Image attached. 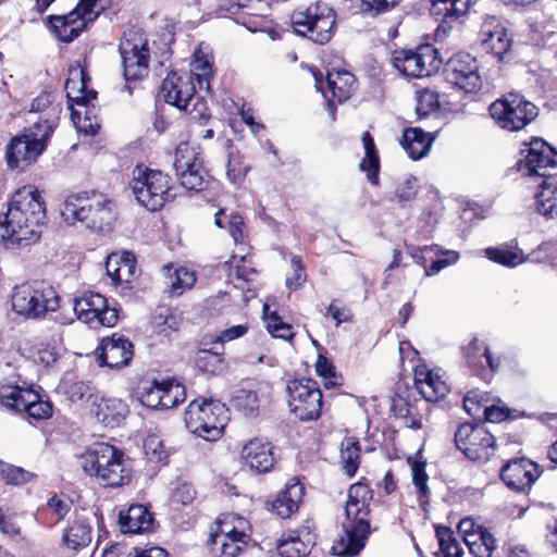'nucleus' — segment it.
<instances>
[{"label":"nucleus","mask_w":557,"mask_h":557,"mask_svg":"<svg viewBox=\"0 0 557 557\" xmlns=\"http://www.w3.org/2000/svg\"><path fill=\"white\" fill-rule=\"evenodd\" d=\"M373 491L363 482H358L348 488L345 506L346 520L343 523L345 537H342L334 550L338 556H356L364 547L370 534V503Z\"/></svg>","instance_id":"3"},{"label":"nucleus","mask_w":557,"mask_h":557,"mask_svg":"<svg viewBox=\"0 0 557 557\" xmlns=\"http://www.w3.org/2000/svg\"><path fill=\"white\" fill-rule=\"evenodd\" d=\"M53 101L54 95L51 92H41L33 100L32 112H45L50 109L52 117H40L22 135L10 140L7 146V163L10 169L24 171L47 149L49 139L58 125L57 114L60 112L58 107H51Z\"/></svg>","instance_id":"2"},{"label":"nucleus","mask_w":557,"mask_h":557,"mask_svg":"<svg viewBox=\"0 0 557 557\" xmlns=\"http://www.w3.org/2000/svg\"><path fill=\"white\" fill-rule=\"evenodd\" d=\"M47 26L51 34L61 42H72L85 29L86 22L84 17L74 8L67 14L48 15Z\"/></svg>","instance_id":"21"},{"label":"nucleus","mask_w":557,"mask_h":557,"mask_svg":"<svg viewBox=\"0 0 557 557\" xmlns=\"http://www.w3.org/2000/svg\"><path fill=\"white\" fill-rule=\"evenodd\" d=\"M359 169L367 173V178L372 185L379 184L380 157L379 154H364L359 163Z\"/></svg>","instance_id":"62"},{"label":"nucleus","mask_w":557,"mask_h":557,"mask_svg":"<svg viewBox=\"0 0 557 557\" xmlns=\"http://www.w3.org/2000/svg\"><path fill=\"white\" fill-rule=\"evenodd\" d=\"M131 188L138 203L154 212L161 210L168 201L174 199L171 194V178L160 170H152L143 164L133 171Z\"/></svg>","instance_id":"10"},{"label":"nucleus","mask_w":557,"mask_h":557,"mask_svg":"<svg viewBox=\"0 0 557 557\" xmlns=\"http://www.w3.org/2000/svg\"><path fill=\"white\" fill-rule=\"evenodd\" d=\"M481 47L485 52L492 53L498 60H504L510 51L511 38L508 30L495 16H487L480 30Z\"/></svg>","instance_id":"19"},{"label":"nucleus","mask_w":557,"mask_h":557,"mask_svg":"<svg viewBox=\"0 0 557 557\" xmlns=\"http://www.w3.org/2000/svg\"><path fill=\"white\" fill-rule=\"evenodd\" d=\"M484 348H488L483 343H480L476 337H473L468 346L462 348L463 358L467 362L471 373L485 382L491 381L490 372L483 362Z\"/></svg>","instance_id":"32"},{"label":"nucleus","mask_w":557,"mask_h":557,"mask_svg":"<svg viewBox=\"0 0 557 557\" xmlns=\"http://www.w3.org/2000/svg\"><path fill=\"white\" fill-rule=\"evenodd\" d=\"M224 346L213 345L211 348H200L196 355V367L205 373L218 374L224 368Z\"/></svg>","instance_id":"35"},{"label":"nucleus","mask_w":557,"mask_h":557,"mask_svg":"<svg viewBox=\"0 0 557 557\" xmlns=\"http://www.w3.org/2000/svg\"><path fill=\"white\" fill-rule=\"evenodd\" d=\"M119 51L122 58L123 75L126 83L136 82L148 75L149 48L141 37L124 38Z\"/></svg>","instance_id":"16"},{"label":"nucleus","mask_w":557,"mask_h":557,"mask_svg":"<svg viewBox=\"0 0 557 557\" xmlns=\"http://www.w3.org/2000/svg\"><path fill=\"white\" fill-rule=\"evenodd\" d=\"M203 162L201 153L191 147L188 143H180L175 149L173 166L175 173L188 171V169L199 168Z\"/></svg>","instance_id":"38"},{"label":"nucleus","mask_w":557,"mask_h":557,"mask_svg":"<svg viewBox=\"0 0 557 557\" xmlns=\"http://www.w3.org/2000/svg\"><path fill=\"white\" fill-rule=\"evenodd\" d=\"M231 403L246 417L256 416L259 411L258 394L252 389L239 388L235 391Z\"/></svg>","instance_id":"43"},{"label":"nucleus","mask_w":557,"mask_h":557,"mask_svg":"<svg viewBox=\"0 0 557 557\" xmlns=\"http://www.w3.org/2000/svg\"><path fill=\"white\" fill-rule=\"evenodd\" d=\"M438 94L429 89L417 92L416 113L418 120L428 117L430 114L438 112Z\"/></svg>","instance_id":"51"},{"label":"nucleus","mask_w":557,"mask_h":557,"mask_svg":"<svg viewBox=\"0 0 557 557\" xmlns=\"http://www.w3.org/2000/svg\"><path fill=\"white\" fill-rule=\"evenodd\" d=\"M242 459L257 474L270 472L276 462L272 444L259 437L243 446Z\"/></svg>","instance_id":"20"},{"label":"nucleus","mask_w":557,"mask_h":557,"mask_svg":"<svg viewBox=\"0 0 557 557\" xmlns=\"http://www.w3.org/2000/svg\"><path fill=\"white\" fill-rule=\"evenodd\" d=\"M226 175L228 181L234 185H240L251 166L244 161V157L238 152H230L226 164Z\"/></svg>","instance_id":"50"},{"label":"nucleus","mask_w":557,"mask_h":557,"mask_svg":"<svg viewBox=\"0 0 557 557\" xmlns=\"http://www.w3.org/2000/svg\"><path fill=\"white\" fill-rule=\"evenodd\" d=\"M325 82L326 89L331 92V96H327L326 98L327 107L334 110L335 100L338 103H343L350 98L356 83V77L346 70H332L327 72Z\"/></svg>","instance_id":"26"},{"label":"nucleus","mask_w":557,"mask_h":557,"mask_svg":"<svg viewBox=\"0 0 557 557\" xmlns=\"http://www.w3.org/2000/svg\"><path fill=\"white\" fill-rule=\"evenodd\" d=\"M14 312L30 320H40L48 312L60 307V297L54 287L47 281H32L17 285L11 295Z\"/></svg>","instance_id":"8"},{"label":"nucleus","mask_w":557,"mask_h":557,"mask_svg":"<svg viewBox=\"0 0 557 557\" xmlns=\"http://www.w3.org/2000/svg\"><path fill=\"white\" fill-rule=\"evenodd\" d=\"M456 447L472 461L490 460L495 451V437L482 423L466 422L455 432Z\"/></svg>","instance_id":"13"},{"label":"nucleus","mask_w":557,"mask_h":557,"mask_svg":"<svg viewBox=\"0 0 557 557\" xmlns=\"http://www.w3.org/2000/svg\"><path fill=\"white\" fill-rule=\"evenodd\" d=\"M418 59V47L416 49L395 50L392 63L404 76L411 78L422 77L423 66Z\"/></svg>","instance_id":"33"},{"label":"nucleus","mask_w":557,"mask_h":557,"mask_svg":"<svg viewBox=\"0 0 557 557\" xmlns=\"http://www.w3.org/2000/svg\"><path fill=\"white\" fill-rule=\"evenodd\" d=\"M224 404L214 399H194L184 412L186 429L206 440L216 441L224 431L227 420Z\"/></svg>","instance_id":"9"},{"label":"nucleus","mask_w":557,"mask_h":557,"mask_svg":"<svg viewBox=\"0 0 557 557\" xmlns=\"http://www.w3.org/2000/svg\"><path fill=\"white\" fill-rule=\"evenodd\" d=\"M161 409L176 407L186 398L185 387L174 380L161 381Z\"/></svg>","instance_id":"45"},{"label":"nucleus","mask_w":557,"mask_h":557,"mask_svg":"<svg viewBox=\"0 0 557 557\" xmlns=\"http://www.w3.org/2000/svg\"><path fill=\"white\" fill-rule=\"evenodd\" d=\"M69 74L70 77L65 82L64 89L71 106L86 104L97 98V91L88 88L90 76L86 69L77 64L70 67Z\"/></svg>","instance_id":"23"},{"label":"nucleus","mask_w":557,"mask_h":557,"mask_svg":"<svg viewBox=\"0 0 557 557\" xmlns=\"http://www.w3.org/2000/svg\"><path fill=\"white\" fill-rule=\"evenodd\" d=\"M161 382L153 380L138 389V399L147 408L161 409Z\"/></svg>","instance_id":"55"},{"label":"nucleus","mask_w":557,"mask_h":557,"mask_svg":"<svg viewBox=\"0 0 557 557\" xmlns=\"http://www.w3.org/2000/svg\"><path fill=\"white\" fill-rule=\"evenodd\" d=\"M154 517L144 505H131L128 509L121 510L119 524L124 534H141L153 529Z\"/></svg>","instance_id":"25"},{"label":"nucleus","mask_w":557,"mask_h":557,"mask_svg":"<svg viewBox=\"0 0 557 557\" xmlns=\"http://www.w3.org/2000/svg\"><path fill=\"white\" fill-rule=\"evenodd\" d=\"M195 283V273L186 268H180L175 271V277L171 283L170 295L181 296L186 289L191 288Z\"/></svg>","instance_id":"58"},{"label":"nucleus","mask_w":557,"mask_h":557,"mask_svg":"<svg viewBox=\"0 0 557 557\" xmlns=\"http://www.w3.org/2000/svg\"><path fill=\"white\" fill-rule=\"evenodd\" d=\"M269 306L264 305L263 307V314L264 319L267 320V329L269 333L273 337L282 338L285 341L292 339L294 337V332L292 330V326L285 322L282 321L281 317L277 314V312L273 311L271 313H268Z\"/></svg>","instance_id":"52"},{"label":"nucleus","mask_w":557,"mask_h":557,"mask_svg":"<svg viewBox=\"0 0 557 557\" xmlns=\"http://www.w3.org/2000/svg\"><path fill=\"white\" fill-rule=\"evenodd\" d=\"M436 537L441 552L445 557H461L462 548L459 546L453 530L445 525L435 527Z\"/></svg>","instance_id":"48"},{"label":"nucleus","mask_w":557,"mask_h":557,"mask_svg":"<svg viewBox=\"0 0 557 557\" xmlns=\"http://www.w3.org/2000/svg\"><path fill=\"white\" fill-rule=\"evenodd\" d=\"M542 183L535 194V210L546 219L557 218V173L541 174Z\"/></svg>","instance_id":"27"},{"label":"nucleus","mask_w":557,"mask_h":557,"mask_svg":"<svg viewBox=\"0 0 557 557\" xmlns=\"http://www.w3.org/2000/svg\"><path fill=\"white\" fill-rule=\"evenodd\" d=\"M490 115L496 125L507 132H518L539 116V108L524 96L509 92L491 103Z\"/></svg>","instance_id":"11"},{"label":"nucleus","mask_w":557,"mask_h":557,"mask_svg":"<svg viewBox=\"0 0 557 557\" xmlns=\"http://www.w3.org/2000/svg\"><path fill=\"white\" fill-rule=\"evenodd\" d=\"M287 498L289 508H294L296 505H300L305 495V486L297 478H292L287 481L284 488L282 490V497Z\"/></svg>","instance_id":"59"},{"label":"nucleus","mask_w":557,"mask_h":557,"mask_svg":"<svg viewBox=\"0 0 557 557\" xmlns=\"http://www.w3.org/2000/svg\"><path fill=\"white\" fill-rule=\"evenodd\" d=\"M336 21L335 9L322 0L298 5L290 14L294 33L317 45H325L333 38Z\"/></svg>","instance_id":"7"},{"label":"nucleus","mask_w":557,"mask_h":557,"mask_svg":"<svg viewBox=\"0 0 557 557\" xmlns=\"http://www.w3.org/2000/svg\"><path fill=\"white\" fill-rule=\"evenodd\" d=\"M417 177L409 175L403 183H399L394 190L393 201H397L400 207L413 201L418 194Z\"/></svg>","instance_id":"54"},{"label":"nucleus","mask_w":557,"mask_h":557,"mask_svg":"<svg viewBox=\"0 0 557 557\" xmlns=\"http://www.w3.org/2000/svg\"><path fill=\"white\" fill-rule=\"evenodd\" d=\"M152 322L157 326L173 331L178 327V318L170 307H159L152 315Z\"/></svg>","instance_id":"60"},{"label":"nucleus","mask_w":557,"mask_h":557,"mask_svg":"<svg viewBox=\"0 0 557 557\" xmlns=\"http://www.w3.org/2000/svg\"><path fill=\"white\" fill-rule=\"evenodd\" d=\"M99 367L120 369L129 364L134 356V345L123 334L113 333L100 341L95 350Z\"/></svg>","instance_id":"17"},{"label":"nucleus","mask_w":557,"mask_h":557,"mask_svg":"<svg viewBox=\"0 0 557 557\" xmlns=\"http://www.w3.org/2000/svg\"><path fill=\"white\" fill-rule=\"evenodd\" d=\"M550 151V145H548L542 138H533L529 144H527V148L521 152L525 156L523 159H519L515 168L519 172H524L525 175H539L542 173L539 172L542 168H547L549 161H547L546 152Z\"/></svg>","instance_id":"24"},{"label":"nucleus","mask_w":557,"mask_h":557,"mask_svg":"<svg viewBox=\"0 0 557 557\" xmlns=\"http://www.w3.org/2000/svg\"><path fill=\"white\" fill-rule=\"evenodd\" d=\"M250 535L240 531L231 536L210 535L208 546L214 557H238L247 547Z\"/></svg>","instance_id":"28"},{"label":"nucleus","mask_w":557,"mask_h":557,"mask_svg":"<svg viewBox=\"0 0 557 557\" xmlns=\"http://www.w3.org/2000/svg\"><path fill=\"white\" fill-rule=\"evenodd\" d=\"M128 407L117 398H101L95 414L106 426H117L127 416Z\"/></svg>","instance_id":"31"},{"label":"nucleus","mask_w":557,"mask_h":557,"mask_svg":"<svg viewBox=\"0 0 557 557\" xmlns=\"http://www.w3.org/2000/svg\"><path fill=\"white\" fill-rule=\"evenodd\" d=\"M288 407L301 422L318 420L322 414V391L317 381L301 377L287 382Z\"/></svg>","instance_id":"12"},{"label":"nucleus","mask_w":557,"mask_h":557,"mask_svg":"<svg viewBox=\"0 0 557 557\" xmlns=\"http://www.w3.org/2000/svg\"><path fill=\"white\" fill-rule=\"evenodd\" d=\"M485 255L491 261L509 268L517 267L524 261L521 249H512L507 245L488 247L485 249Z\"/></svg>","instance_id":"40"},{"label":"nucleus","mask_w":557,"mask_h":557,"mask_svg":"<svg viewBox=\"0 0 557 557\" xmlns=\"http://www.w3.org/2000/svg\"><path fill=\"white\" fill-rule=\"evenodd\" d=\"M25 405L22 412L34 420H47L52 417L53 405L50 400H42L33 389L26 391Z\"/></svg>","instance_id":"37"},{"label":"nucleus","mask_w":557,"mask_h":557,"mask_svg":"<svg viewBox=\"0 0 557 557\" xmlns=\"http://www.w3.org/2000/svg\"><path fill=\"white\" fill-rule=\"evenodd\" d=\"M269 510L277 515V517L282 519L289 518L293 513L298 511L299 505L294 506V508H289V503H287V498L282 497V490L278 492L276 498L273 502H267Z\"/></svg>","instance_id":"63"},{"label":"nucleus","mask_w":557,"mask_h":557,"mask_svg":"<svg viewBox=\"0 0 557 557\" xmlns=\"http://www.w3.org/2000/svg\"><path fill=\"white\" fill-rule=\"evenodd\" d=\"M419 375H421V373L416 372V385L419 393L428 401H437L444 398L449 392L447 384L432 371H428L424 379H420Z\"/></svg>","instance_id":"34"},{"label":"nucleus","mask_w":557,"mask_h":557,"mask_svg":"<svg viewBox=\"0 0 557 557\" xmlns=\"http://www.w3.org/2000/svg\"><path fill=\"white\" fill-rule=\"evenodd\" d=\"M191 66V72L184 75L170 72L160 87L159 96L181 111H186L190 101L196 97V84L200 90L210 91L212 58L203 51L197 50L194 53Z\"/></svg>","instance_id":"4"},{"label":"nucleus","mask_w":557,"mask_h":557,"mask_svg":"<svg viewBox=\"0 0 557 557\" xmlns=\"http://www.w3.org/2000/svg\"><path fill=\"white\" fill-rule=\"evenodd\" d=\"M77 318L91 327H113L119 321V311L111 307L108 299L99 293H85L74 299Z\"/></svg>","instance_id":"15"},{"label":"nucleus","mask_w":557,"mask_h":557,"mask_svg":"<svg viewBox=\"0 0 557 557\" xmlns=\"http://www.w3.org/2000/svg\"><path fill=\"white\" fill-rule=\"evenodd\" d=\"M435 139V134L426 133L420 127H408L403 132L400 145L412 160L424 158Z\"/></svg>","instance_id":"29"},{"label":"nucleus","mask_w":557,"mask_h":557,"mask_svg":"<svg viewBox=\"0 0 557 557\" xmlns=\"http://www.w3.org/2000/svg\"><path fill=\"white\" fill-rule=\"evenodd\" d=\"M428 474L425 472V462L414 461L412 463V481L417 487L418 499L420 504L426 503L429 497Z\"/></svg>","instance_id":"57"},{"label":"nucleus","mask_w":557,"mask_h":557,"mask_svg":"<svg viewBox=\"0 0 557 557\" xmlns=\"http://www.w3.org/2000/svg\"><path fill=\"white\" fill-rule=\"evenodd\" d=\"M443 74L447 83L465 92H476L482 88L478 61L470 53L451 55L444 64Z\"/></svg>","instance_id":"14"},{"label":"nucleus","mask_w":557,"mask_h":557,"mask_svg":"<svg viewBox=\"0 0 557 557\" xmlns=\"http://www.w3.org/2000/svg\"><path fill=\"white\" fill-rule=\"evenodd\" d=\"M26 391L17 384L0 383V403L13 412H22L25 405Z\"/></svg>","instance_id":"42"},{"label":"nucleus","mask_w":557,"mask_h":557,"mask_svg":"<svg viewBox=\"0 0 557 557\" xmlns=\"http://www.w3.org/2000/svg\"><path fill=\"white\" fill-rule=\"evenodd\" d=\"M0 474L9 485L21 486L36 478V474L9 462L0 461Z\"/></svg>","instance_id":"46"},{"label":"nucleus","mask_w":557,"mask_h":557,"mask_svg":"<svg viewBox=\"0 0 557 557\" xmlns=\"http://www.w3.org/2000/svg\"><path fill=\"white\" fill-rule=\"evenodd\" d=\"M63 545L72 550H79L88 546L91 542V525L87 518L77 517L63 531Z\"/></svg>","instance_id":"30"},{"label":"nucleus","mask_w":557,"mask_h":557,"mask_svg":"<svg viewBox=\"0 0 557 557\" xmlns=\"http://www.w3.org/2000/svg\"><path fill=\"white\" fill-rule=\"evenodd\" d=\"M196 494L197 492L193 484L183 482L178 484V486L175 488L172 495V499L174 503L187 506L194 502V499L196 498Z\"/></svg>","instance_id":"64"},{"label":"nucleus","mask_w":557,"mask_h":557,"mask_svg":"<svg viewBox=\"0 0 557 557\" xmlns=\"http://www.w3.org/2000/svg\"><path fill=\"white\" fill-rule=\"evenodd\" d=\"M360 443L355 437H347L342 443L341 459L345 473L352 478L360 465Z\"/></svg>","instance_id":"39"},{"label":"nucleus","mask_w":557,"mask_h":557,"mask_svg":"<svg viewBox=\"0 0 557 557\" xmlns=\"http://www.w3.org/2000/svg\"><path fill=\"white\" fill-rule=\"evenodd\" d=\"M135 257L132 253L126 252L121 258L119 265L113 270L110 269V263H108V275L115 284H121L123 282L128 283L135 273Z\"/></svg>","instance_id":"53"},{"label":"nucleus","mask_w":557,"mask_h":557,"mask_svg":"<svg viewBox=\"0 0 557 557\" xmlns=\"http://www.w3.org/2000/svg\"><path fill=\"white\" fill-rule=\"evenodd\" d=\"M84 471L104 487H121L131 482L132 469L125 454L108 443H95L82 456Z\"/></svg>","instance_id":"6"},{"label":"nucleus","mask_w":557,"mask_h":557,"mask_svg":"<svg viewBox=\"0 0 557 557\" xmlns=\"http://www.w3.org/2000/svg\"><path fill=\"white\" fill-rule=\"evenodd\" d=\"M61 214L66 222H81L100 233L110 232L116 220L114 202L95 190L67 196Z\"/></svg>","instance_id":"5"},{"label":"nucleus","mask_w":557,"mask_h":557,"mask_svg":"<svg viewBox=\"0 0 557 557\" xmlns=\"http://www.w3.org/2000/svg\"><path fill=\"white\" fill-rule=\"evenodd\" d=\"M471 0H431L430 14L438 23L437 32L447 33L453 24L466 15Z\"/></svg>","instance_id":"22"},{"label":"nucleus","mask_w":557,"mask_h":557,"mask_svg":"<svg viewBox=\"0 0 557 557\" xmlns=\"http://www.w3.org/2000/svg\"><path fill=\"white\" fill-rule=\"evenodd\" d=\"M423 66L422 77L431 76L437 72L442 60L438 50L430 44L418 46V59Z\"/></svg>","instance_id":"49"},{"label":"nucleus","mask_w":557,"mask_h":557,"mask_svg":"<svg viewBox=\"0 0 557 557\" xmlns=\"http://www.w3.org/2000/svg\"><path fill=\"white\" fill-rule=\"evenodd\" d=\"M69 108L71 110V120L75 124V126L84 132L86 135H96L100 128L98 122L92 123L91 116L96 117L97 108L87 102L86 104H72L69 102Z\"/></svg>","instance_id":"36"},{"label":"nucleus","mask_w":557,"mask_h":557,"mask_svg":"<svg viewBox=\"0 0 557 557\" xmlns=\"http://www.w3.org/2000/svg\"><path fill=\"white\" fill-rule=\"evenodd\" d=\"M405 248L407 255L411 257L414 263L421 265L422 268H428V262L433 257H438L440 249L437 245H430V246H416L412 244L405 243Z\"/></svg>","instance_id":"56"},{"label":"nucleus","mask_w":557,"mask_h":557,"mask_svg":"<svg viewBox=\"0 0 557 557\" xmlns=\"http://www.w3.org/2000/svg\"><path fill=\"white\" fill-rule=\"evenodd\" d=\"M0 213V239L8 247H26L39 240L47 222L46 203L40 193L25 185L11 194Z\"/></svg>","instance_id":"1"},{"label":"nucleus","mask_w":557,"mask_h":557,"mask_svg":"<svg viewBox=\"0 0 557 557\" xmlns=\"http://www.w3.org/2000/svg\"><path fill=\"white\" fill-rule=\"evenodd\" d=\"M540 475L539 466L525 457L508 460L500 469L502 481L517 493H528Z\"/></svg>","instance_id":"18"},{"label":"nucleus","mask_w":557,"mask_h":557,"mask_svg":"<svg viewBox=\"0 0 557 557\" xmlns=\"http://www.w3.org/2000/svg\"><path fill=\"white\" fill-rule=\"evenodd\" d=\"M176 176L181 181V185L188 189L200 191L207 186L208 172L203 168V162L200 163L199 168L188 169V171H182L176 173Z\"/></svg>","instance_id":"47"},{"label":"nucleus","mask_w":557,"mask_h":557,"mask_svg":"<svg viewBox=\"0 0 557 557\" xmlns=\"http://www.w3.org/2000/svg\"><path fill=\"white\" fill-rule=\"evenodd\" d=\"M144 450L150 461L166 463L168 453L162 441L157 437L147 438L144 443Z\"/></svg>","instance_id":"61"},{"label":"nucleus","mask_w":557,"mask_h":557,"mask_svg":"<svg viewBox=\"0 0 557 557\" xmlns=\"http://www.w3.org/2000/svg\"><path fill=\"white\" fill-rule=\"evenodd\" d=\"M276 549L281 557H307L310 554L309 544L296 533L283 535L277 541Z\"/></svg>","instance_id":"41"},{"label":"nucleus","mask_w":557,"mask_h":557,"mask_svg":"<svg viewBox=\"0 0 557 557\" xmlns=\"http://www.w3.org/2000/svg\"><path fill=\"white\" fill-rule=\"evenodd\" d=\"M60 388L71 403L88 400L94 396V387L89 382L73 381L71 379H63Z\"/></svg>","instance_id":"44"}]
</instances>
